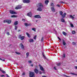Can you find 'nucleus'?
Instances as JSON below:
<instances>
[{"label":"nucleus","mask_w":77,"mask_h":77,"mask_svg":"<svg viewBox=\"0 0 77 77\" xmlns=\"http://www.w3.org/2000/svg\"><path fill=\"white\" fill-rule=\"evenodd\" d=\"M42 54L44 57L45 56L44 55V52H42Z\"/></svg>","instance_id":"obj_44"},{"label":"nucleus","mask_w":77,"mask_h":77,"mask_svg":"<svg viewBox=\"0 0 77 77\" xmlns=\"http://www.w3.org/2000/svg\"><path fill=\"white\" fill-rule=\"evenodd\" d=\"M54 68L55 70H57V69L56 68V67L54 66Z\"/></svg>","instance_id":"obj_47"},{"label":"nucleus","mask_w":77,"mask_h":77,"mask_svg":"<svg viewBox=\"0 0 77 77\" xmlns=\"http://www.w3.org/2000/svg\"><path fill=\"white\" fill-rule=\"evenodd\" d=\"M70 26L72 27H74V25H73V24H72V23H71Z\"/></svg>","instance_id":"obj_36"},{"label":"nucleus","mask_w":77,"mask_h":77,"mask_svg":"<svg viewBox=\"0 0 77 77\" xmlns=\"http://www.w3.org/2000/svg\"><path fill=\"white\" fill-rule=\"evenodd\" d=\"M31 66H33V64H32L31 65Z\"/></svg>","instance_id":"obj_56"},{"label":"nucleus","mask_w":77,"mask_h":77,"mask_svg":"<svg viewBox=\"0 0 77 77\" xmlns=\"http://www.w3.org/2000/svg\"><path fill=\"white\" fill-rule=\"evenodd\" d=\"M51 6H52V7H54V4L53 3H51L50 4Z\"/></svg>","instance_id":"obj_24"},{"label":"nucleus","mask_w":77,"mask_h":77,"mask_svg":"<svg viewBox=\"0 0 77 77\" xmlns=\"http://www.w3.org/2000/svg\"><path fill=\"white\" fill-rule=\"evenodd\" d=\"M57 7H58L59 8H60V5L59 4H57Z\"/></svg>","instance_id":"obj_43"},{"label":"nucleus","mask_w":77,"mask_h":77,"mask_svg":"<svg viewBox=\"0 0 77 77\" xmlns=\"http://www.w3.org/2000/svg\"><path fill=\"white\" fill-rule=\"evenodd\" d=\"M20 31H21V30H18V32H20Z\"/></svg>","instance_id":"obj_60"},{"label":"nucleus","mask_w":77,"mask_h":77,"mask_svg":"<svg viewBox=\"0 0 77 77\" xmlns=\"http://www.w3.org/2000/svg\"><path fill=\"white\" fill-rule=\"evenodd\" d=\"M7 34L8 35H10V34L9 32H7Z\"/></svg>","instance_id":"obj_50"},{"label":"nucleus","mask_w":77,"mask_h":77,"mask_svg":"<svg viewBox=\"0 0 77 77\" xmlns=\"http://www.w3.org/2000/svg\"><path fill=\"white\" fill-rule=\"evenodd\" d=\"M20 46L21 47V48H22V49H23V50H24V46L23 45V44L20 43Z\"/></svg>","instance_id":"obj_11"},{"label":"nucleus","mask_w":77,"mask_h":77,"mask_svg":"<svg viewBox=\"0 0 77 77\" xmlns=\"http://www.w3.org/2000/svg\"><path fill=\"white\" fill-rule=\"evenodd\" d=\"M35 73L33 72L30 71L29 73V77H35Z\"/></svg>","instance_id":"obj_1"},{"label":"nucleus","mask_w":77,"mask_h":77,"mask_svg":"<svg viewBox=\"0 0 77 77\" xmlns=\"http://www.w3.org/2000/svg\"><path fill=\"white\" fill-rule=\"evenodd\" d=\"M64 48H66V46H64Z\"/></svg>","instance_id":"obj_61"},{"label":"nucleus","mask_w":77,"mask_h":77,"mask_svg":"<svg viewBox=\"0 0 77 77\" xmlns=\"http://www.w3.org/2000/svg\"><path fill=\"white\" fill-rule=\"evenodd\" d=\"M26 58H28L29 56V52H27L26 53Z\"/></svg>","instance_id":"obj_20"},{"label":"nucleus","mask_w":77,"mask_h":77,"mask_svg":"<svg viewBox=\"0 0 77 77\" xmlns=\"http://www.w3.org/2000/svg\"><path fill=\"white\" fill-rule=\"evenodd\" d=\"M29 42H34V40L33 39H30L29 40Z\"/></svg>","instance_id":"obj_17"},{"label":"nucleus","mask_w":77,"mask_h":77,"mask_svg":"<svg viewBox=\"0 0 77 77\" xmlns=\"http://www.w3.org/2000/svg\"><path fill=\"white\" fill-rule=\"evenodd\" d=\"M44 58H45V59H47V58H46L45 56L44 57Z\"/></svg>","instance_id":"obj_58"},{"label":"nucleus","mask_w":77,"mask_h":77,"mask_svg":"<svg viewBox=\"0 0 77 77\" xmlns=\"http://www.w3.org/2000/svg\"><path fill=\"white\" fill-rule=\"evenodd\" d=\"M1 77H5V76L4 75H1Z\"/></svg>","instance_id":"obj_51"},{"label":"nucleus","mask_w":77,"mask_h":77,"mask_svg":"<svg viewBox=\"0 0 77 77\" xmlns=\"http://www.w3.org/2000/svg\"><path fill=\"white\" fill-rule=\"evenodd\" d=\"M60 3H62V4H65V3L62 2V1H60Z\"/></svg>","instance_id":"obj_39"},{"label":"nucleus","mask_w":77,"mask_h":77,"mask_svg":"<svg viewBox=\"0 0 77 77\" xmlns=\"http://www.w3.org/2000/svg\"><path fill=\"white\" fill-rule=\"evenodd\" d=\"M6 75L7 76V77H10L9 76L8 74H6Z\"/></svg>","instance_id":"obj_49"},{"label":"nucleus","mask_w":77,"mask_h":77,"mask_svg":"<svg viewBox=\"0 0 77 77\" xmlns=\"http://www.w3.org/2000/svg\"><path fill=\"white\" fill-rule=\"evenodd\" d=\"M32 30H33L34 32H36V28H32Z\"/></svg>","instance_id":"obj_30"},{"label":"nucleus","mask_w":77,"mask_h":77,"mask_svg":"<svg viewBox=\"0 0 77 77\" xmlns=\"http://www.w3.org/2000/svg\"><path fill=\"white\" fill-rule=\"evenodd\" d=\"M24 25H25V26H26V27H27V26H29V24H28V23H25Z\"/></svg>","instance_id":"obj_25"},{"label":"nucleus","mask_w":77,"mask_h":77,"mask_svg":"<svg viewBox=\"0 0 77 77\" xmlns=\"http://www.w3.org/2000/svg\"><path fill=\"white\" fill-rule=\"evenodd\" d=\"M42 77H47V76H42Z\"/></svg>","instance_id":"obj_57"},{"label":"nucleus","mask_w":77,"mask_h":77,"mask_svg":"<svg viewBox=\"0 0 77 77\" xmlns=\"http://www.w3.org/2000/svg\"><path fill=\"white\" fill-rule=\"evenodd\" d=\"M18 28V27L17 26H15V30H17V28Z\"/></svg>","instance_id":"obj_35"},{"label":"nucleus","mask_w":77,"mask_h":77,"mask_svg":"<svg viewBox=\"0 0 77 77\" xmlns=\"http://www.w3.org/2000/svg\"><path fill=\"white\" fill-rule=\"evenodd\" d=\"M8 20H5L3 21L4 23H7Z\"/></svg>","instance_id":"obj_38"},{"label":"nucleus","mask_w":77,"mask_h":77,"mask_svg":"<svg viewBox=\"0 0 77 77\" xmlns=\"http://www.w3.org/2000/svg\"><path fill=\"white\" fill-rule=\"evenodd\" d=\"M36 22H38V20H36Z\"/></svg>","instance_id":"obj_64"},{"label":"nucleus","mask_w":77,"mask_h":77,"mask_svg":"<svg viewBox=\"0 0 77 77\" xmlns=\"http://www.w3.org/2000/svg\"><path fill=\"white\" fill-rule=\"evenodd\" d=\"M26 34L27 35L28 38H30V37H31V36H30V35L29 34V33L26 32Z\"/></svg>","instance_id":"obj_18"},{"label":"nucleus","mask_w":77,"mask_h":77,"mask_svg":"<svg viewBox=\"0 0 77 77\" xmlns=\"http://www.w3.org/2000/svg\"><path fill=\"white\" fill-rule=\"evenodd\" d=\"M30 0H23V3H30Z\"/></svg>","instance_id":"obj_7"},{"label":"nucleus","mask_w":77,"mask_h":77,"mask_svg":"<svg viewBox=\"0 0 77 77\" xmlns=\"http://www.w3.org/2000/svg\"><path fill=\"white\" fill-rule=\"evenodd\" d=\"M14 24L15 26H16V25H18V21H16L14 22Z\"/></svg>","instance_id":"obj_15"},{"label":"nucleus","mask_w":77,"mask_h":77,"mask_svg":"<svg viewBox=\"0 0 77 77\" xmlns=\"http://www.w3.org/2000/svg\"><path fill=\"white\" fill-rule=\"evenodd\" d=\"M22 21H23V22H25V21H26V20L24 19H22Z\"/></svg>","instance_id":"obj_45"},{"label":"nucleus","mask_w":77,"mask_h":77,"mask_svg":"<svg viewBox=\"0 0 77 77\" xmlns=\"http://www.w3.org/2000/svg\"><path fill=\"white\" fill-rule=\"evenodd\" d=\"M19 39H20L21 40H23L24 38H25V37L24 36H22L21 35H19L18 36Z\"/></svg>","instance_id":"obj_3"},{"label":"nucleus","mask_w":77,"mask_h":77,"mask_svg":"<svg viewBox=\"0 0 77 77\" xmlns=\"http://www.w3.org/2000/svg\"><path fill=\"white\" fill-rule=\"evenodd\" d=\"M22 7L21 5H18L17 7H16L15 8V9H21Z\"/></svg>","instance_id":"obj_13"},{"label":"nucleus","mask_w":77,"mask_h":77,"mask_svg":"<svg viewBox=\"0 0 77 77\" xmlns=\"http://www.w3.org/2000/svg\"><path fill=\"white\" fill-rule=\"evenodd\" d=\"M42 8L41 7H38L37 9V11H42Z\"/></svg>","instance_id":"obj_12"},{"label":"nucleus","mask_w":77,"mask_h":77,"mask_svg":"<svg viewBox=\"0 0 77 77\" xmlns=\"http://www.w3.org/2000/svg\"><path fill=\"white\" fill-rule=\"evenodd\" d=\"M35 18H41V16L39 15H35L34 16Z\"/></svg>","instance_id":"obj_8"},{"label":"nucleus","mask_w":77,"mask_h":77,"mask_svg":"<svg viewBox=\"0 0 77 77\" xmlns=\"http://www.w3.org/2000/svg\"><path fill=\"white\" fill-rule=\"evenodd\" d=\"M72 34H75V31H72Z\"/></svg>","instance_id":"obj_31"},{"label":"nucleus","mask_w":77,"mask_h":77,"mask_svg":"<svg viewBox=\"0 0 77 77\" xmlns=\"http://www.w3.org/2000/svg\"><path fill=\"white\" fill-rule=\"evenodd\" d=\"M63 34L65 36H66V35H67V34L65 32L63 31Z\"/></svg>","instance_id":"obj_22"},{"label":"nucleus","mask_w":77,"mask_h":77,"mask_svg":"<svg viewBox=\"0 0 77 77\" xmlns=\"http://www.w3.org/2000/svg\"><path fill=\"white\" fill-rule=\"evenodd\" d=\"M64 75V76H65V77H66V76H67V75Z\"/></svg>","instance_id":"obj_59"},{"label":"nucleus","mask_w":77,"mask_h":77,"mask_svg":"<svg viewBox=\"0 0 77 77\" xmlns=\"http://www.w3.org/2000/svg\"><path fill=\"white\" fill-rule=\"evenodd\" d=\"M34 39H36V36L35 35L34 37Z\"/></svg>","instance_id":"obj_42"},{"label":"nucleus","mask_w":77,"mask_h":77,"mask_svg":"<svg viewBox=\"0 0 77 77\" xmlns=\"http://www.w3.org/2000/svg\"><path fill=\"white\" fill-rule=\"evenodd\" d=\"M20 68H23V67L22 66H20Z\"/></svg>","instance_id":"obj_62"},{"label":"nucleus","mask_w":77,"mask_h":77,"mask_svg":"<svg viewBox=\"0 0 77 77\" xmlns=\"http://www.w3.org/2000/svg\"><path fill=\"white\" fill-rule=\"evenodd\" d=\"M34 71L36 74H38V73L39 72V71L38 69H37L36 68H35Z\"/></svg>","instance_id":"obj_9"},{"label":"nucleus","mask_w":77,"mask_h":77,"mask_svg":"<svg viewBox=\"0 0 77 77\" xmlns=\"http://www.w3.org/2000/svg\"><path fill=\"white\" fill-rule=\"evenodd\" d=\"M41 42H44V37H42L41 39Z\"/></svg>","instance_id":"obj_28"},{"label":"nucleus","mask_w":77,"mask_h":77,"mask_svg":"<svg viewBox=\"0 0 77 77\" xmlns=\"http://www.w3.org/2000/svg\"><path fill=\"white\" fill-rule=\"evenodd\" d=\"M62 42L63 45H66V43L65 42V40H64L63 39Z\"/></svg>","instance_id":"obj_16"},{"label":"nucleus","mask_w":77,"mask_h":77,"mask_svg":"<svg viewBox=\"0 0 77 77\" xmlns=\"http://www.w3.org/2000/svg\"><path fill=\"white\" fill-rule=\"evenodd\" d=\"M45 4H46V5H48V3H49V1L46 0L45 1Z\"/></svg>","instance_id":"obj_19"},{"label":"nucleus","mask_w":77,"mask_h":77,"mask_svg":"<svg viewBox=\"0 0 77 77\" xmlns=\"http://www.w3.org/2000/svg\"><path fill=\"white\" fill-rule=\"evenodd\" d=\"M16 53L17 54H20V53H19V52H18L17 51L16 52Z\"/></svg>","instance_id":"obj_37"},{"label":"nucleus","mask_w":77,"mask_h":77,"mask_svg":"<svg viewBox=\"0 0 77 77\" xmlns=\"http://www.w3.org/2000/svg\"><path fill=\"white\" fill-rule=\"evenodd\" d=\"M75 69H77V66H75Z\"/></svg>","instance_id":"obj_55"},{"label":"nucleus","mask_w":77,"mask_h":77,"mask_svg":"<svg viewBox=\"0 0 77 77\" xmlns=\"http://www.w3.org/2000/svg\"><path fill=\"white\" fill-rule=\"evenodd\" d=\"M38 5L40 8H43V5H42V4L41 3H38Z\"/></svg>","instance_id":"obj_6"},{"label":"nucleus","mask_w":77,"mask_h":77,"mask_svg":"<svg viewBox=\"0 0 77 77\" xmlns=\"http://www.w3.org/2000/svg\"><path fill=\"white\" fill-rule=\"evenodd\" d=\"M66 77H70V76H66Z\"/></svg>","instance_id":"obj_63"},{"label":"nucleus","mask_w":77,"mask_h":77,"mask_svg":"<svg viewBox=\"0 0 77 77\" xmlns=\"http://www.w3.org/2000/svg\"><path fill=\"white\" fill-rule=\"evenodd\" d=\"M27 16H29V17H31L32 16V12H30L27 14Z\"/></svg>","instance_id":"obj_10"},{"label":"nucleus","mask_w":77,"mask_h":77,"mask_svg":"<svg viewBox=\"0 0 77 77\" xmlns=\"http://www.w3.org/2000/svg\"><path fill=\"white\" fill-rule=\"evenodd\" d=\"M39 66H40V69L41 71H43L44 72V71H45V70H44V68L40 64H39Z\"/></svg>","instance_id":"obj_4"},{"label":"nucleus","mask_w":77,"mask_h":77,"mask_svg":"<svg viewBox=\"0 0 77 77\" xmlns=\"http://www.w3.org/2000/svg\"><path fill=\"white\" fill-rule=\"evenodd\" d=\"M71 74H72V75H77V74H75V73H71Z\"/></svg>","instance_id":"obj_41"},{"label":"nucleus","mask_w":77,"mask_h":77,"mask_svg":"<svg viewBox=\"0 0 77 77\" xmlns=\"http://www.w3.org/2000/svg\"><path fill=\"white\" fill-rule=\"evenodd\" d=\"M58 38L59 40H60V41H61V39H60V38H59V37H58Z\"/></svg>","instance_id":"obj_52"},{"label":"nucleus","mask_w":77,"mask_h":77,"mask_svg":"<svg viewBox=\"0 0 77 77\" xmlns=\"http://www.w3.org/2000/svg\"><path fill=\"white\" fill-rule=\"evenodd\" d=\"M22 75H26V73H25V72H23L22 74Z\"/></svg>","instance_id":"obj_40"},{"label":"nucleus","mask_w":77,"mask_h":77,"mask_svg":"<svg viewBox=\"0 0 77 77\" xmlns=\"http://www.w3.org/2000/svg\"><path fill=\"white\" fill-rule=\"evenodd\" d=\"M60 63H58L57 64V66H60Z\"/></svg>","instance_id":"obj_32"},{"label":"nucleus","mask_w":77,"mask_h":77,"mask_svg":"<svg viewBox=\"0 0 77 77\" xmlns=\"http://www.w3.org/2000/svg\"><path fill=\"white\" fill-rule=\"evenodd\" d=\"M65 57H66V56H65V54H63V58H65Z\"/></svg>","instance_id":"obj_33"},{"label":"nucleus","mask_w":77,"mask_h":77,"mask_svg":"<svg viewBox=\"0 0 77 77\" xmlns=\"http://www.w3.org/2000/svg\"><path fill=\"white\" fill-rule=\"evenodd\" d=\"M39 74H42V72H41V71H40L39 72Z\"/></svg>","instance_id":"obj_53"},{"label":"nucleus","mask_w":77,"mask_h":77,"mask_svg":"<svg viewBox=\"0 0 77 77\" xmlns=\"http://www.w3.org/2000/svg\"><path fill=\"white\" fill-rule=\"evenodd\" d=\"M28 62L29 63H32V61H31V60H29V61H28Z\"/></svg>","instance_id":"obj_48"},{"label":"nucleus","mask_w":77,"mask_h":77,"mask_svg":"<svg viewBox=\"0 0 77 77\" xmlns=\"http://www.w3.org/2000/svg\"><path fill=\"white\" fill-rule=\"evenodd\" d=\"M59 13L60 14V15H61L63 18H65V16L66 15V13H64V14H63V12L61 11H60Z\"/></svg>","instance_id":"obj_2"},{"label":"nucleus","mask_w":77,"mask_h":77,"mask_svg":"<svg viewBox=\"0 0 77 77\" xmlns=\"http://www.w3.org/2000/svg\"><path fill=\"white\" fill-rule=\"evenodd\" d=\"M70 17L72 18V19H74V17H73L72 15H70Z\"/></svg>","instance_id":"obj_29"},{"label":"nucleus","mask_w":77,"mask_h":77,"mask_svg":"<svg viewBox=\"0 0 77 77\" xmlns=\"http://www.w3.org/2000/svg\"><path fill=\"white\" fill-rule=\"evenodd\" d=\"M72 44L73 45H75V44H76V43L74 42H73L72 43Z\"/></svg>","instance_id":"obj_34"},{"label":"nucleus","mask_w":77,"mask_h":77,"mask_svg":"<svg viewBox=\"0 0 77 77\" xmlns=\"http://www.w3.org/2000/svg\"><path fill=\"white\" fill-rule=\"evenodd\" d=\"M51 11H52V12H55V9H54V7H51Z\"/></svg>","instance_id":"obj_14"},{"label":"nucleus","mask_w":77,"mask_h":77,"mask_svg":"<svg viewBox=\"0 0 77 77\" xmlns=\"http://www.w3.org/2000/svg\"><path fill=\"white\" fill-rule=\"evenodd\" d=\"M11 20H7V23H8V24H10L11 23Z\"/></svg>","instance_id":"obj_23"},{"label":"nucleus","mask_w":77,"mask_h":77,"mask_svg":"<svg viewBox=\"0 0 77 77\" xmlns=\"http://www.w3.org/2000/svg\"><path fill=\"white\" fill-rule=\"evenodd\" d=\"M0 71H2V73H3L4 74L6 73V72L4 70H2V69H0Z\"/></svg>","instance_id":"obj_26"},{"label":"nucleus","mask_w":77,"mask_h":77,"mask_svg":"<svg viewBox=\"0 0 77 77\" xmlns=\"http://www.w3.org/2000/svg\"><path fill=\"white\" fill-rule=\"evenodd\" d=\"M35 66L36 67V68H38V66Z\"/></svg>","instance_id":"obj_54"},{"label":"nucleus","mask_w":77,"mask_h":77,"mask_svg":"<svg viewBox=\"0 0 77 77\" xmlns=\"http://www.w3.org/2000/svg\"><path fill=\"white\" fill-rule=\"evenodd\" d=\"M0 60H2V61H5V60H4V59H1V58H0Z\"/></svg>","instance_id":"obj_46"},{"label":"nucleus","mask_w":77,"mask_h":77,"mask_svg":"<svg viewBox=\"0 0 77 77\" xmlns=\"http://www.w3.org/2000/svg\"><path fill=\"white\" fill-rule=\"evenodd\" d=\"M9 12L11 14H17V13L12 10H10Z\"/></svg>","instance_id":"obj_5"},{"label":"nucleus","mask_w":77,"mask_h":77,"mask_svg":"<svg viewBox=\"0 0 77 77\" xmlns=\"http://www.w3.org/2000/svg\"><path fill=\"white\" fill-rule=\"evenodd\" d=\"M61 21L62 22V23H65V19L63 18L61 19Z\"/></svg>","instance_id":"obj_21"},{"label":"nucleus","mask_w":77,"mask_h":77,"mask_svg":"<svg viewBox=\"0 0 77 77\" xmlns=\"http://www.w3.org/2000/svg\"><path fill=\"white\" fill-rule=\"evenodd\" d=\"M11 17L12 18H16V17H17V16L15 15H13L11 16Z\"/></svg>","instance_id":"obj_27"}]
</instances>
